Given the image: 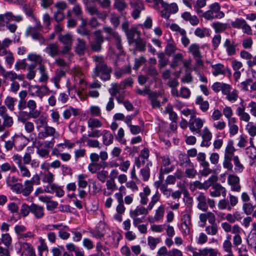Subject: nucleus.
Listing matches in <instances>:
<instances>
[{
    "label": "nucleus",
    "instance_id": "42",
    "mask_svg": "<svg viewBox=\"0 0 256 256\" xmlns=\"http://www.w3.org/2000/svg\"><path fill=\"white\" fill-rule=\"evenodd\" d=\"M164 206L160 205L156 211V214L154 218V222H158L164 216Z\"/></svg>",
    "mask_w": 256,
    "mask_h": 256
},
{
    "label": "nucleus",
    "instance_id": "33",
    "mask_svg": "<svg viewBox=\"0 0 256 256\" xmlns=\"http://www.w3.org/2000/svg\"><path fill=\"white\" fill-rule=\"evenodd\" d=\"M188 52L190 53L194 58L202 57V54L200 50V46L196 44H192L188 48Z\"/></svg>",
    "mask_w": 256,
    "mask_h": 256
},
{
    "label": "nucleus",
    "instance_id": "23",
    "mask_svg": "<svg viewBox=\"0 0 256 256\" xmlns=\"http://www.w3.org/2000/svg\"><path fill=\"white\" fill-rule=\"evenodd\" d=\"M86 50V42L80 38L76 39V42L74 46L75 52L79 56L83 55Z\"/></svg>",
    "mask_w": 256,
    "mask_h": 256
},
{
    "label": "nucleus",
    "instance_id": "12",
    "mask_svg": "<svg viewBox=\"0 0 256 256\" xmlns=\"http://www.w3.org/2000/svg\"><path fill=\"white\" fill-rule=\"evenodd\" d=\"M20 248L18 252L29 256H36L34 250L32 245L28 242H20Z\"/></svg>",
    "mask_w": 256,
    "mask_h": 256
},
{
    "label": "nucleus",
    "instance_id": "5",
    "mask_svg": "<svg viewBox=\"0 0 256 256\" xmlns=\"http://www.w3.org/2000/svg\"><path fill=\"white\" fill-rule=\"evenodd\" d=\"M184 114L186 116H188V114H190V118L189 121V128L192 132L200 134V128L203 126L204 120L198 118H196L192 113H184Z\"/></svg>",
    "mask_w": 256,
    "mask_h": 256
},
{
    "label": "nucleus",
    "instance_id": "14",
    "mask_svg": "<svg viewBox=\"0 0 256 256\" xmlns=\"http://www.w3.org/2000/svg\"><path fill=\"white\" fill-rule=\"evenodd\" d=\"M31 214L36 219L42 218L45 214L44 208L43 206L32 203L31 204Z\"/></svg>",
    "mask_w": 256,
    "mask_h": 256
},
{
    "label": "nucleus",
    "instance_id": "2",
    "mask_svg": "<svg viewBox=\"0 0 256 256\" xmlns=\"http://www.w3.org/2000/svg\"><path fill=\"white\" fill-rule=\"evenodd\" d=\"M148 212V209L142 206H138L134 209L130 210V216L133 220L134 226L142 223Z\"/></svg>",
    "mask_w": 256,
    "mask_h": 256
},
{
    "label": "nucleus",
    "instance_id": "46",
    "mask_svg": "<svg viewBox=\"0 0 256 256\" xmlns=\"http://www.w3.org/2000/svg\"><path fill=\"white\" fill-rule=\"evenodd\" d=\"M160 196V194L158 191H156V192L152 196L150 202L147 207L149 210H152L155 204L159 201Z\"/></svg>",
    "mask_w": 256,
    "mask_h": 256
},
{
    "label": "nucleus",
    "instance_id": "43",
    "mask_svg": "<svg viewBox=\"0 0 256 256\" xmlns=\"http://www.w3.org/2000/svg\"><path fill=\"white\" fill-rule=\"evenodd\" d=\"M145 73L146 75L154 78L158 75L157 69L154 66L152 65H150L146 68Z\"/></svg>",
    "mask_w": 256,
    "mask_h": 256
},
{
    "label": "nucleus",
    "instance_id": "1",
    "mask_svg": "<svg viewBox=\"0 0 256 256\" xmlns=\"http://www.w3.org/2000/svg\"><path fill=\"white\" fill-rule=\"evenodd\" d=\"M92 58L96 66L92 71V77L94 78L99 77L104 81L110 80L112 68L105 62L104 57L102 56H96Z\"/></svg>",
    "mask_w": 256,
    "mask_h": 256
},
{
    "label": "nucleus",
    "instance_id": "55",
    "mask_svg": "<svg viewBox=\"0 0 256 256\" xmlns=\"http://www.w3.org/2000/svg\"><path fill=\"white\" fill-rule=\"evenodd\" d=\"M230 240V236H229L222 244L223 249L226 252H232V246Z\"/></svg>",
    "mask_w": 256,
    "mask_h": 256
},
{
    "label": "nucleus",
    "instance_id": "4",
    "mask_svg": "<svg viewBox=\"0 0 256 256\" xmlns=\"http://www.w3.org/2000/svg\"><path fill=\"white\" fill-rule=\"evenodd\" d=\"M59 41L64 44L62 50V54H68L72 50V47L74 41V37L70 33L66 34H60L58 36Z\"/></svg>",
    "mask_w": 256,
    "mask_h": 256
},
{
    "label": "nucleus",
    "instance_id": "35",
    "mask_svg": "<svg viewBox=\"0 0 256 256\" xmlns=\"http://www.w3.org/2000/svg\"><path fill=\"white\" fill-rule=\"evenodd\" d=\"M102 141L106 146H109L113 142L114 136L108 130H104L103 131Z\"/></svg>",
    "mask_w": 256,
    "mask_h": 256
},
{
    "label": "nucleus",
    "instance_id": "25",
    "mask_svg": "<svg viewBox=\"0 0 256 256\" xmlns=\"http://www.w3.org/2000/svg\"><path fill=\"white\" fill-rule=\"evenodd\" d=\"M56 132L55 129L51 126H46L43 131L38 133V138L40 139H44L48 136H53Z\"/></svg>",
    "mask_w": 256,
    "mask_h": 256
},
{
    "label": "nucleus",
    "instance_id": "10",
    "mask_svg": "<svg viewBox=\"0 0 256 256\" xmlns=\"http://www.w3.org/2000/svg\"><path fill=\"white\" fill-rule=\"evenodd\" d=\"M238 44H234V40H231L230 38H226L223 43V46L225 48L227 55L229 56L236 54V48Z\"/></svg>",
    "mask_w": 256,
    "mask_h": 256
},
{
    "label": "nucleus",
    "instance_id": "37",
    "mask_svg": "<svg viewBox=\"0 0 256 256\" xmlns=\"http://www.w3.org/2000/svg\"><path fill=\"white\" fill-rule=\"evenodd\" d=\"M106 188L108 190H110L109 192H106V191L104 192V194L106 196H108L112 193V192L116 189V184L113 178H110L106 182Z\"/></svg>",
    "mask_w": 256,
    "mask_h": 256
},
{
    "label": "nucleus",
    "instance_id": "32",
    "mask_svg": "<svg viewBox=\"0 0 256 256\" xmlns=\"http://www.w3.org/2000/svg\"><path fill=\"white\" fill-rule=\"evenodd\" d=\"M33 190V185L31 181L26 180L22 186V195L27 196L30 194Z\"/></svg>",
    "mask_w": 256,
    "mask_h": 256
},
{
    "label": "nucleus",
    "instance_id": "39",
    "mask_svg": "<svg viewBox=\"0 0 256 256\" xmlns=\"http://www.w3.org/2000/svg\"><path fill=\"white\" fill-rule=\"evenodd\" d=\"M4 18L6 20V22L8 24L10 20H14L17 22H20L22 20V18L20 16H14L10 12H8L4 14Z\"/></svg>",
    "mask_w": 256,
    "mask_h": 256
},
{
    "label": "nucleus",
    "instance_id": "11",
    "mask_svg": "<svg viewBox=\"0 0 256 256\" xmlns=\"http://www.w3.org/2000/svg\"><path fill=\"white\" fill-rule=\"evenodd\" d=\"M240 180L239 177L236 175L230 174L228 176V182L232 190L238 192L240 190Z\"/></svg>",
    "mask_w": 256,
    "mask_h": 256
},
{
    "label": "nucleus",
    "instance_id": "6",
    "mask_svg": "<svg viewBox=\"0 0 256 256\" xmlns=\"http://www.w3.org/2000/svg\"><path fill=\"white\" fill-rule=\"evenodd\" d=\"M93 34L94 38L91 44V48L93 51L99 52L102 48V44L104 42V38L100 30H96Z\"/></svg>",
    "mask_w": 256,
    "mask_h": 256
},
{
    "label": "nucleus",
    "instance_id": "50",
    "mask_svg": "<svg viewBox=\"0 0 256 256\" xmlns=\"http://www.w3.org/2000/svg\"><path fill=\"white\" fill-rule=\"evenodd\" d=\"M183 58V55L181 53H177L174 54L170 66L173 68L176 67L178 66V62L182 61Z\"/></svg>",
    "mask_w": 256,
    "mask_h": 256
},
{
    "label": "nucleus",
    "instance_id": "61",
    "mask_svg": "<svg viewBox=\"0 0 256 256\" xmlns=\"http://www.w3.org/2000/svg\"><path fill=\"white\" fill-rule=\"evenodd\" d=\"M233 158L227 157L224 156L222 165L224 168H226L228 170H232L233 165L231 162Z\"/></svg>",
    "mask_w": 256,
    "mask_h": 256
},
{
    "label": "nucleus",
    "instance_id": "7",
    "mask_svg": "<svg viewBox=\"0 0 256 256\" xmlns=\"http://www.w3.org/2000/svg\"><path fill=\"white\" fill-rule=\"evenodd\" d=\"M132 8V16L134 19L140 16V12L144 10L142 0H133L130 3Z\"/></svg>",
    "mask_w": 256,
    "mask_h": 256
},
{
    "label": "nucleus",
    "instance_id": "53",
    "mask_svg": "<svg viewBox=\"0 0 256 256\" xmlns=\"http://www.w3.org/2000/svg\"><path fill=\"white\" fill-rule=\"evenodd\" d=\"M196 103L200 106V109L202 111H206L209 107V104L207 101H204L202 96H198L196 98Z\"/></svg>",
    "mask_w": 256,
    "mask_h": 256
},
{
    "label": "nucleus",
    "instance_id": "44",
    "mask_svg": "<svg viewBox=\"0 0 256 256\" xmlns=\"http://www.w3.org/2000/svg\"><path fill=\"white\" fill-rule=\"evenodd\" d=\"M137 32V30L135 28H132L126 32L128 42L130 44L134 42L136 40L134 39V36Z\"/></svg>",
    "mask_w": 256,
    "mask_h": 256
},
{
    "label": "nucleus",
    "instance_id": "47",
    "mask_svg": "<svg viewBox=\"0 0 256 256\" xmlns=\"http://www.w3.org/2000/svg\"><path fill=\"white\" fill-rule=\"evenodd\" d=\"M160 241V238H155L152 236H149L148 238V244L152 250H154L156 248V245Z\"/></svg>",
    "mask_w": 256,
    "mask_h": 256
},
{
    "label": "nucleus",
    "instance_id": "30",
    "mask_svg": "<svg viewBox=\"0 0 256 256\" xmlns=\"http://www.w3.org/2000/svg\"><path fill=\"white\" fill-rule=\"evenodd\" d=\"M162 180L156 182L158 184L157 187H159L160 190L164 196L166 198H169L172 194V190L168 188L167 185L162 184Z\"/></svg>",
    "mask_w": 256,
    "mask_h": 256
},
{
    "label": "nucleus",
    "instance_id": "49",
    "mask_svg": "<svg viewBox=\"0 0 256 256\" xmlns=\"http://www.w3.org/2000/svg\"><path fill=\"white\" fill-rule=\"evenodd\" d=\"M114 6L118 11L124 10L126 6V0H114Z\"/></svg>",
    "mask_w": 256,
    "mask_h": 256
},
{
    "label": "nucleus",
    "instance_id": "51",
    "mask_svg": "<svg viewBox=\"0 0 256 256\" xmlns=\"http://www.w3.org/2000/svg\"><path fill=\"white\" fill-rule=\"evenodd\" d=\"M216 32H221L226 30L227 28L226 24L219 22H214L212 24Z\"/></svg>",
    "mask_w": 256,
    "mask_h": 256
},
{
    "label": "nucleus",
    "instance_id": "64",
    "mask_svg": "<svg viewBox=\"0 0 256 256\" xmlns=\"http://www.w3.org/2000/svg\"><path fill=\"white\" fill-rule=\"evenodd\" d=\"M222 40V36L220 34H216L212 38V42L214 50H216L219 46Z\"/></svg>",
    "mask_w": 256,
    "mask_h": 256
},
{
    "label": "nucleus",
    "instance_id": "59",
    "mask_svg": "<svg viewBox=\"0 0 256 256\" xmlns=\"http://www.w3.org/2000/svg\"><path fill=\"white\" fill-rule=\"evenodd\" d=\"M84 141L86 142L87 145L92 148H99L100 142L96 140L90 139L87 136H84Z\"/></svg>",
    "mask_w": 256,
    "mask_h": 256
},
{
    "label": "nucleus",
    "instance_id": "48",
    "mask_svg": "<svg viewBox=\"0 0 256 256\" xmlns=\"http://www.w3.org/2000/svg\"><path fill=\"white\" fill-rule=\"evenodd\" d=\"M121 238L122 236L119 233H112L110 237V240H112L110 242L112 246L114 247H118Z\"/></svg>",
    "mask_w": 256,
    "mask_h": 256
},
{
    "label": "nucleus",
    "instance_id": "54",
    "mask_svg": "<svg viewBox=\"0 0 256 256\" xmlns=\"http://www.w3.org/2000/svg\"><path fill=\"white\" fill-rule=\"evenodd\" d=\"M1 116L4 120L3 124L6 128L11 126L13 124V120L12 117L8 116L6 113H1Z\"/></svg>",
    "mask_w": 256,
    "mask_h": 256
},
{
    "label": "nucleus",
    "instance_id": "31",
    "mask_svg": "<svg viewBox=\"0 0 256 256\" xmlns=\"http://www.w3.org/2000/svg\"><path fill=\"white\" fill-rule=\"evenodd\" d=\"M111 88L109 89V92L112 96H116L120 92L121 90H124L123 86L121 82L118 84L114 83L111 84Z\"/></svg>",
    "mask_w": 256,
    "mask_h": 256
},
{
    "label": "nucleus",
    "instance_id": "40",
    "mask_svg": "<svg viewBox=\"0 0 256 256\" xmlns=\"http://www.w3.org/2000/svg\"><path fill=\"white\" fill-rule=\"evenodd\" d=\"M158 56L159 58L158 60V68H164L168 63V59L165 56L164 54L162 52H158Z\"/></svg>",
    "mask_w": 256,
    "mask_h": 256
},
{
    "label": "nucleus",
    "instance_id": "58",
    "mask_svg": "<svg viewBox=\"0 0 256 256\" xmlns=\"http://www.w3.org/2000/svg\"><path fill=\"white\" fill-rule=\"evenodd\" d=\"M88 126L92 128H100L102 126V123L96 118H90L88 122Z\"/></svg>",
    "mask_w": 256,
    "mask_h": 256
},
{
    "label": "nucleus",
    "instance_id": "22",
    "mask_svg": "<svg viewBox=\"0 0 256 256\" xmlns=\"http://www.w3.org/2000/svg\"><path fill=\"white\" fill-rule=\"evenodd\" d=\"M196 200L198 202V208L202 211L206 212L208 209V205L206 202L207 199L204 194L200 193L196 197Z\"/></svg>",
    "mask_w": 256,
    "mask_h": 256
},
{
    "label": "nucleus",
    "instance_id": "3",
    "mask_svg": "<svg viewBox=\"0 0 256 256\" xmlns=\"http://www.w3.org/2000/svg\"><path fill=\"white\" fill-rule=\"evenodd\" d=\"M210 10L202 14L207 20L222 18L224 16V13L220 11V6L218 2L211 4L209 6Z\"/></svg>",
    "mask_w": 256,
    "mask_h": 256
},
{
    "label": "nucleus",
    "instance_id": "52",
    "mask_svg": "<svg viewBox=\"0 0 256 256\" xmlns=\"http://www.w3.org/2000/svg\"><path fill=\"white\" fill-rule=\"evenodd\" d=\"M218 231V226L216 224H211L206 228V232L211 236L216 235Z\"/></svg>",
    "mask_w": 256,
    "mask_h": 256
},
{
    "label": "nucleus",
    "instance_id": "45",
    "mask_svg": "<svg viewBox=\"0 0 256 256\" xmlns=\"http://www.w3.org/2000/svg\"><path fill=\"white\" fill-rule=\"evenodd\" d=\"M28 59L31 62H34L40 66L42 64V58L40 54H38L36 53H30L28 56Z\"/></svg>",
    "mask_w": 256,
    "mask_h": 256
},
{
    "label": "nucleus",
    "instance_id": "24",
    "mask_svg": "<svg viewBox=\"0 0 256 256\" xmlns=\"http://www.w3.org/2000/svg\"><path fill=\"white\" fill-rule=\"evenodd\" d=\"M151 101V104L153 108H160V98L162 97L160 92H154L149 95Z\"/></svg>",
    "mask_w": 256,
    "mask_h": 256
},
{
    "label": "nucleus",
    "instance_id": "62",
    "mask_svg": "<svg viewBox=\"0 0 256 256\" xmlns=\"http://www.w3.org/2000/svg\"><path fill=\"white\" fill-rule=\"evenodd\" d=\"M86 176L84 174H79L78 176V184L80 188H85L88 185L87 182L85 180Z\"/></svg>",
    "mask_w": 256,
    "mask_h": 256
},
{
    "label": "nucleus",
    "instance_id": "63",
    "mask_svg": "<svg viewBox=\"0 0 256 256\" xmlns=\"http://www.w3.org/2000/svg\"><path fill=\"white\" fill-rule=\"evenodd\" d=\"M31 212V204L29 206L26 204H24L22 205L20 214L22 216H28V214Z\"/></svg>",
    "mask_w": 256,
    "mask_h": 256
},
{
    "label": "nucleus",
    "instance_id": "8",
    "mask_svg": "<svg viewBox=\"0 0 256 256\" xmlns=\"http://www.w3.org/2000/svg\"><path fill=\"white\" fill-rule=\"evenodd\" d=\"M224 88L222 93L226 96V100L232 102L236 101L238 96V90L232 89L228 84L224 86Z\"/></svg>",
    "mask_w": 256,
    "mask_h": 256
},
{
    "label": "nucleus",
    "instance_id": "26",
    "mask_svg": "<svg viewBox=\"0 0 256 256\" xmlns=\"http://www.w3.org/2000/svg\"><path fill=\"white\" fill-rule=\"evenodd\" d=\"M150 189L148 186H146L144 188L143 191L140 193V204L146 205L148 204V196L150 195Z\"/></svg>",
    "mask_w": 256,
    "mask_h": 256
},
{
    "label": "nucleus",
    "instance_id": "16",
    "mask_svg": "<svg viewBox=\"0 0 256 256\" xmlns=\"http://www.w3.org/2000/svg\"><path fill=\"white\" fill-rule=\"evenodd\" d=\"M212 189H213L214 190L210 192V195L212 197H219L220 195L224 197L226 195V188L220 184L214 183V184L212 185Z\"/></svg>",
    "mask_w": 256,
    "mask_h": 256
},
{
    "label": "nucleus",
    "instance_id": "57",
    "mask_svg": "<svg viewBox=\"0 0 256 256\" xmlns=\"http://www.w3.org/2000/svg\"><path fill=\"white\" fill-rule=\"evenodd\" d=\"M246 152L250 158L256 160V148L254 146L246 148Z\"/></svg>",
    "mask_w": 256,
    "mask_h": 256
},
{
    "label": "nucleus",
    "instance_id": "15",
    "mask_svg": "<svg viewBox=\"0 0 256 256\" xmlns=\"http://www.w3.org/2000/svg\"><path fill=\"white\" fill-rule=\"evenodd\" d=\"M44 51L52 58L62 54V50H60L58 44L56 43H50L48 44Z\"/></svg>",
    "mask_w": 256,
    "mask_h": 256
},
{
    "label": "nucleus",
    "instance_id": "17",
    "mask_svg": "<svg viewBox=\"0 0 256 256\" xmlns=\"http://www.w3.org/2000/svg\"><path fill=\"white\" fill-rule=\"evenodd\" d=\"M44 192L50 194L54 192L58 197L62 196L64 194L62 188L56 184L45 186Z\"/></svg>",
    "mask_w": 256,
    "mask_h": 256
},
{
    "label": "nucleus",
    "instance_id": "56",
    "mask_svg": "<svg viewBox=\"0 0 256 256\" xmlns=\"http://www.w3.org/2000/svg\"><path fill=\"white\" fill-rule=\"evenodd\" d=\"M114 40V44L116 48L119 50V53L121 54L123 50V48L122 44V38L119 34H115L114 37L112 38Z\"/></svg>",
    "mask_w": 256,
    "mask_h": 256
},
{
    "label": "nucleus",
    "instance_id": "38",
    "mask_svg": "<svg viewBox=\"0 0 256 256\" xmlns=\"http://www.w3.org/2000/svg\"><path fill=\"white\" fill-rule=\"evenodd\" d=\"M203 256H218V251L212 248H201Z\"/></svg>",
    "mask_w": 256,
    "mask_h": 256
},
{
    "label": "nucleus",
    "instance_id": "41",
    "mask_svg": "<svg viewBox=\"0 0 256 256\" xmlns=\"http://www.w3.org/2000/svg\"><path fill=\"white\" fill-rule=\"evenodd\" d=\"M38 70L40 74L39 81L40 82H46L48 78V76L44 66L40 64V66H39Z\"/></svg>",
    "mask_w": 256,
    "mask_h": 256
},
{
    "label": "nucleus",
    "instance_id": "27",
    "mask_svg": "<svg viewBox=\"0 0 256 256\" xmlns=\"http://www.w3.org/2000/svg\"><path fill=\"white\" fill-rule=\"evenodd\" d=\"M211 67L212 69V74L214 76L226 74V68L224 65L222 64H212Z\"/></svg>",
    "mask_w": 256,
    "mask_h": 256
},
{
    "label": "nucleus",
    "instance_id": "60",
    "mask_svg": "<svg viewBox=\"0 0 256 256\" xmlns=\"http://www.w3.org/2000/svg\"><path fill=\"white\" fill-rule=\"evenodd\" d=\"M135 43L136 48L140 51H144L145 50V46L146 45V42L142 38L136 39L134 41Z\"/></svg>",
    "mask_w": 256,
    "mask_h": 256
},
{
    "label": "nucleus",
    "instance_id": "20",
    "mask_svg": "<svg viewBox=\"0 0 256 256\" xmlns=\"http://www.w3.org/2000/svg\"><path fill=\"white\" fill-rule=\"evenodd\" d=\"M2 69V75L6 78L8 79L11 81L15 82L16 80L22 81L24 78V75L22 74H17L14 71L6 72L4 68Z\"/></svg>",
    "mask_w": 256,
    "mask_h": 256
},
{
    "label": "nucleus",
    "instance_id": "21",
    "mask_svg": "<svg viewBox=\"0 0 256 256\" xmlns=\"http://www.w3.org/2000/svg\"><path fill=\"white\" fill-rule=\"evenodd\" d=\"M32 88H35L36 91L34 92H30V94L32 96H36L40 98H42L44 96L47 95L49 93V89L45 86H32Z\"/></svg>",
    "mask_w": 256,
    "mask_h": 256
},
{
    "label": "nucleus",
    "instance_id": "13",
    "mask_svg": "<svg viewBox=\"0 0 256 256\" xmlns=\"http://www.w3.org/2000/svg\"><path fill=\"white\" fill-rule=\"evenodd\" d=\"M49 164H48L44 163L41 165V168L42 169H46V172H44L42 177V182H46L48 184V186H50L52 184H54L53 183L54 180V175L52 173L48 170Z\"/></svg>",
    "mask_w": 256,
    "mask_h": 256
},
{
    "label": "nucleus",
    "instance_id": "19",
    "mask_svg": "<svg viewBox=\"0 0 256 256\" xmlns=\"http://www.w3.org/2000/svg\"><path fill=\"white\" fill-rule=\"evenodd\" d=\"M66 68H62L57 69L55 72V75L52 78V80L54 82V86L57 88H60L59 82L62 78L66 76Z\"/></svg>",
    "mask_w": 256,
    "mask_h": 256
},
{
    "label": "nucleus",
    "instance_id": "9",
    "mask_svg": "<svg viewBox=\"0 0 256 256\" xmlns=\"http://www.w3.org/2000/svg\"><path fill=\"white\" fill-rule=\"evenodd\" d=\"M26 36H30L33 40H38L41 44L45 42V39L36 28L28 26L26 31Z\"/></svg>",
    "mask_w": 256,
    "mask_h": 256
},
{
    "label": "nucleus",
    "instance_id": "34",
    "mask_svg": "<svg viewBox=\"0 0 256 256\" xmlns=\"http://www.w3.org/2000/svg\"><path fill=\"white\" fill-rule=\"evenodd\" d=\"M232 160L234 165V172L236 173H241L243 172L244 167L240 162V158L238 156H234Z\"/></svg>",
    "mask_w": 256,
    "mask_h": 256
},
{
    "label": "nucleus",
    "instance_id": "29",
    "mask_svg": "<svg viewBox=\"0 0 256 256\" xmlns=\"http://www.w3.org/2000/svg\"><path fill=\"white\" fill-rule=\"evenodd\" d=\"M152 164L150 162L146 163V166L142 168L140 170V174L142 178V180L144 182H146L150 176V167Z\"/></svg>",
    "mask_w": 256,
    "mask_h": 256
},
{
    "label": "nucleus",
    "instance_id": "18",
    "mask_svg": "<svg viewBox=\"0 0 256 256\" xmlns=\"http://www.w3.org/2000/svg\"><path fill=\"white\" fill-rule=\"evenodd\" d=\"M202 135V141L201 143V146L208 147L210 144V141L212 138V134L210 132L208 127H205L203 129L202 134H200Z\"/></svg>",
    "mask_w": 256,
    "mask_h": 256
},
{
    "label": "nucleus",
    "instance_id": "36",
    "mask_svg": "<svg viewBox=\"0 0 256 256\" xmlns=\"http://www.w3.org/2000/svg\"><path fill=\"white\" fill-rule=\"evenodd\" d=\"M104 226H105L104 224H100L99 226L96 230L91 232L92 236L97 238H102L104 234Z\"/></svg>",
    "mask_w": 256,
    "mask_h": 256
},
{
    "label": "nucleus",
    "instance_id": "28",
    "mask_svg": "<svg viewBox=\"0 0 256 256\" xmlns=\"http://www.w3.org/2000/svg\"><path fill=\"white\" fill-rule=\"evenodd\" d=\"M236 148L234 146V142L232 140H229L227 143L224 150V156L233 158Z\"/></svg>",
    "mask_w": 256,
    "mask_h": 256
}]
</instances>
